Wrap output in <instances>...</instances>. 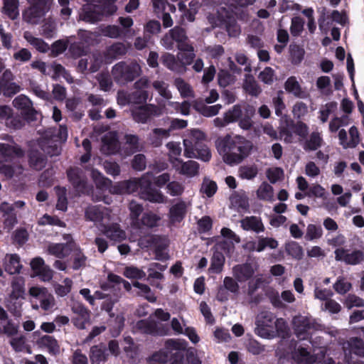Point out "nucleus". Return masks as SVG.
Here are the masks:
<instances>
[{"instance_id":"obj_64","label":"nucleus","mask_w":364,"mask_h":364,"mask_svg":"<svg viewBox=\"0 0 364 364\" xmlns=\"http://www.w3.org/2000/svg\"><path fill=\"white\" fill-rule=\"evenodd\" d=\"M258 78L263 83L271 85L275 77V72L271 67H266L261 71L258 75Z\"/></svg>"},{"instance_id":"obj_26","label":"nucleus","mask_w":364,"mask_h":364,"mask_svg":"<svg viewBox=\"0 0 364 364\" xmlns=\"http://www.w3.org/2000/svg\"><path fill=\"white\" fill-rule=\"evenodd\" d=\"M28 161L29 166L36 171H41L47 164V156L38 149H31L28 151Z\"/></svg>"},{"instance_id":"obj_42","label":"nucleus","mask_w":364,"mask_h":364,"mask_svg":"<svg viewBox=\"0 0 364 364\" xmlns=\"http://www.w3.org/2000/svg\"><path fill=\"white\" fill-rule=\"evenodd\" d=\"M23 38L41 53H46L49 50V46L47 43L41 38L34 37L29 31L24 32Z\"/></svg>"},{"instance_id":"obj_51","label":"nucleus","mask_w":364,"mask_h":364,"mask_svg":"<svg viewBox=\"0 0 364 364\" xmlns=\"http://www.w3.org/2000/svg\"><path fill=\"white\" fill-rule=\"evenodd\" d=\"M291 62L294 65H299L304 59L305 51L300 46L291 43L289 46Z\"/></svg>"},{"instance_id":"obj_63","label":"nucleus","mask_w":364,"mask_h":364,"mask_svg":"<svg viewBox=\"0 0 364 364\" xmlns=\"http://www.w3.org/2000/svg\"><path fill=\"white\" fill-rule=\"evenodd\" d=\"M89 72L95 73L100 69L103 63V56L100 53H93L89 55Z\"/></svg>"},{"instance_id":"obj_21","label":"nucleus","mask_w":364,"mask_h":364,"mask_svg":"<svg viewBox=\"0 0 364 364\" xmlns=\"http://www.w3.org/2000/svg\"><path fill=\"white\" fill-rule=\"evenodd\" d=\"M0 212L2 213L4 218V229L7 232H10L17 223V218L12 205L6 202H4L0 205Z\"/></svg>"},{"instance_id":"obj_57","label":"nucleus","mask_w":364,"mask_h":364,"mask_svg":"<svg viewBox=\"0 0 364 364\" xmlns=\"http://www.w3.org/2000/svg\"><path fill=\"white\" fill-rule=\"evenodd\" d=\"M161 219V217L157 214L152 212H147L143 214L141 222L143 225L153 228L159 225Z\"/></svg>"},{"instance_id":"obj_29","label":"nucleus","mask_w":364,"mask_h":364,"mask_svg":"<svg viewBox=\"0 0 364 364\" xmlns=\"http://www.w3.org/2000/svg\"><path fill=\"white\" fill-rule=\"evenodd\" d=\"M70 255L72 261L71 267L73 270L77 271L84 269L87 266L88 258L78 245H75Z\"/></svg>"},{"instance_id":"obj_5","label":"nucleus","mask_w":364,"mask_h":364,"mask_svg":"<svg viewBox=\"0 0 364 364\" xmlns=\"http://www.w3.org/2000/svg\"><path fill=\"white\" fill-rule=\"evenodd\" d=\"M186 348V342L185 341L181 342L174 339L167 340L162 350L164 358L161 361H169L171 364H183Z\"/></svg>"},{"instance_id":"obj_22","label":"nucleus","mask_w":364,"mask_h":364,"mask_svg":"<svg viewBox=\"0 0 364 364\" xmlns=\"http://www.w3.org/2000/svg\"><path fill=\"white\" fill-rule=\"evenodd\" d=\"M107 346L104 343L92 346L90 349V360L91 364H105L109 359Z\"/></svg>"},{"instance_id":"obj_37","label":"nucleus","mask_w":364,"mask_h":364,"mask_svg":"<svg viewBox=\"0 0 364 364\" xmlns=\"http://www.w3.org/2000/svg\"><path fill=\"white\" fill-rule=\"evenodd\" d=\"M225 261V258L223 254L221 252L215 251L211 257L208 272L210 274H220L223 269Z\"/></svg>"},{"instance_id":"obj_40","label":"nucleus","mask_w":364,"mask_h":364,"mask_svg":"<svg viewBox=\"0 0 364 364\" xmlns=\"http://www.w3.org/2000/svg\"><path fill=\"white\" fill-rule=\"evenodd\" d=\"M102 147L108 154H117L119 150V142L114 135H105L102 139Z\"/></svg>"},{"instance_id":"obj_60","label":"nucleus","mask_w":364,"mask_h":364,"mask_svg":"<svg viewBox=\"0 0 364 364\" xmlns=\"http://www.w3.org/2000/svg\"><path fill=\"white\" fill-rule=\"evenodd\" d=\"M175 85L183 97L193 96V91L191 87L181 77L176 78L175 80Z\"/></svg>"},{"instance_id":"obj_10","label":"nucleus","mask_w":364,"mask_h":364,"mask_svg":"<svg viewBox=\"0 0 364 364\" xmlns=\"http://www.w3.org/2000/svg\"><path fill=\"white\" fill-rule=\"evenodd\" d=\"M13 105L20 111L21 114L27 121H36L37 119L38 112L33 107L32 102L30 99L21 95L13 100Z\"/></svg>"},{"instance_id":"obj_62","label":"nucleus","mask_w":364,"mask_h":364,"mask_svg":"<svg viewBox=\"0 0 364 364\" xmlns=\"http://www.w3.org/2000/svg\"><path fill=\"white\" fill-rule=\"evenodd\" d=\"M218 190L217 183L212 180H209L208 178H204L201 188L200 192L205 194V196L208 198H210L214 196Z\"/></svg>"},{"instance_id":"obj_14","label":"nucleus","mask_w":364,"mask_h":364,"mask_svg":"<svg viewBox=\"0 0 364 364\" xmlns=\"http://www.w3.org/2000/svg\"><path fill=\"white\" fill-rule=\"evenodd\" d=\"M293 324L294 333L299 339L306 340L309 338V331L314 328L309 318L305 316L294 317Z\"/></svg>"},{"instance_id":"obj_11","label":"nucleus","mask_w":364,"mask_h":364,"mask_svg":"<svg viewBox=\"0 0 364 364\" xmlns=\"http://www.w3.org/2000/svg\"><path fill=\"white\" fill-rule=\"evenodd\" d=\"M71 310L76 314L73 319L74 326L79 329H85L90 320V311L83 304L77 301L72 304Z\"/></svg>"},{"instance_id":"obj_20","label":"nucleus","mask_w":364,"mask_h":364,"mask_svg":"<svg viewBox=\"0 0 364 364\" xmlns=\"http://www.w3.org/2000/svg\"><path fill=\"white\" fill-rule=\"evenodd\" d=\"M39 146L44 154L50 157L56 156L61 153V146L58 136H52L50 138L44 137L40 142Z\"/></svg>"},{"instance_id":"obj_8","label":"nucleus","mask_w":364,"mask_h":364,"mask_svg":"<svg viewBox=\"0 0 364 364\" xmlns=\"http://www.w3.org/2000/svg\"><path fill=\"white\" fill-rule=\"evenodd\" d=\"M142 190L139 192L141 199L153 203H164L166 197L162 192L152 187V182L149 177L147 179H142Z\"/></svg>"},{"instance_id":"obj_58","label":"nucleus","mask_w":364,"mask_h":364,"mask_svg":"<svg viewBox=\"0 0 364 364\" xmlns=\"http://www.w3.org/2000/svg\"><path fill=\"white\" fill-rule=\"evenodd\" d=\"M258 198L270 200L273 197V187L267 182H262L257 191Z\"/></svg>"},{"instance_id":"obj_55","label":"nucleus","mask_w":364,"mask_h":364,"mask_svg":"<svg viewBox=\"0 0 364 364\" xmlns=\"http://www.w3.org/2000/svg\"><path fill=\"white\" fill-rule=\"evenodd\" d=\"M133 286L139 289L140 290L139 295L144 297L149 302L154 303L156 301L155 294L147 284L134 282Z\"/></svg>"},{"instance_id":"obj_25","label":"nucleus","mask_w":364,"mask_h":364,"mask_svg":"<svg viewBox=\"0 0 364 364\" xmlns=\"http://www.w3.org/2000/svg\"><path fill=\"white\" fill-rule=\"evenodd\" d=\"M291 346H294L291 358L297 364H313L314 363V359L307 347L300 346L296 348V341L291 342Z\"/></svg>"},{"instance_id":"obj_53","label":"nucleus","mask_w":364,"mask_h":364,"mask_svg":"<svg viewBox=\"0 0 364 364\" xmlns=\"http://www.w3.org/2000/svg\"><path fill=\"white\" fill-rule=\"evenodd\" d=\"M181 52L177 54V57L183 66V73L186 70V66L191 65L196 57L194 53V48L188 50H179Z\"/></svg>"},{"instance_id":"obj_23","label":"nucleus","mask_w":364,"mask_h":364,"mask_svg":"<svg viewBox=\"0 0 364 364\" xmlns=\"http://www.w3.org/2000/svg\"><path fill=\"white\" fill-rule=\"evenodd\" d=\"M76 242L73 240L65 243H53L48 247V252L59 259H64L72 253L75 248Z\"/></svg>"},{"instance_id":"obj_7","label":"nucleus","mask_w":364,"mask_h":364,"mask_svg":"<svg viewBox=\"0 0 364 364\" xmlns=\"http://www.w3.org/2000/svg\"><path fill=\"white\" fill-rule=\"evenodd\" d=\"M133 119L137 123L145 124L155 117L161 114L160 108L152 104H146L131 109Z\"/></svg>"},{"instance_id":"obj_38","label":"nucleus","mask_w":364,"mask_h":364,"mask_svg":"<svg viewBox=\"0 0 364 364\" xmlns=\"http://www.w3.org/2000/svg\"><path fill=\"white\" fill-rule=\"evenodd\" d=\"M86 2H95L103 15H112L117 10V7L115 4L117 0H85Z\"/></svg>"},{"instance_id":"obj_6","label":"nucleus","mask_w":364,"mask_h":364,"mask_svg":"<svg viewBox=\"0 0 364 364\" xmlns=\"http://www.w3.org/2000/svg\"><path fill=\"white\" fill-rule=\"evenodd\" d=\"M30 7L23 14L25 21L38 24L49 11L51 0H31Z\"/></svg>"},{"instance_id":"obj_36","label":"nucleus","mask_w":364,"mask_h":364,"mask_svg":"<svg viewBox=\"0 0 364 364\" xmlns=\"http://www.w3.org/2000/svg\"><path fill=\"white\" fill-rule=\"evenodd\" d=\"M170 135V130L154 128L150 132L148 139L151 145L159 147L162 144V140L168 138Z\"/></svg>"},{"instance_id":"obj_41","label":"nucleus","mask_w":364,"mask_h":364,"mask_svg":"<svg viewBox=\"0 0 364 364\" xmlns=\"http://www.w3.org/2000/svg\"><path fill=\"white\" fill-rule=\"evenodd\" d=\"M290 122L291 119L286 118L283 123L279 127V139H284V141L287 144L292 143L293 141V126H291Z\"/></svg>"},{"instance_id":"obj_18","label":"nucleus","mask_w":364,"mask_h":364,"mask_svg":"<svg viewBox=\"0 0 364 364\" xmlns=\"http://www.w3.org/2000/svg\"><path fill=\"white\" fill-rule=\"evenodd\" d=\"M24 151L17 144H0V158L6 162H11L24 156Z\"/></svg>"},{"instance_id":"obj_35","label":"nucleus","mask_w":364,"mask_h":364,"mask_svg":"<svg viewBox=\"0 0 364 364\" xmlns=\"http://www.w3.org/2000/svg\"><path fill=\"white\" fill-rule=\"evenodd\" d=\"M193 108L198 111L203 116L206 117H210L215 116L220 112L222 108V105L220 104L208 106L205 105L203 102H198L196 100L193 103Z\"/></svg>"},{"instance_id":"obj_17","label":"nucleus","mask_w":364,"mask_h":364,"mask_svg":"<svg viewBox=\"0 0 364 364\" xmlns=\"http://www.w3.org/2000/svg\"><path fill=\"white\" fill-rule=\"evenodd\" d=\"M159 235H153L145 240V247H154L155 259L159 261H166L169 258L168 253L165 252L166 245L161 242Z\"/></svg>"},{"instance_id":"obj_31","label":"nucleus","mask_w":364,"mask_h":364,"mask_svg":"<svg viewBox=\"0 0 364 364\" xmlns=\"http://www.w3.org/2000/svg\"><path fill=\"white\" fill-rule=\"evenodd\" d=\"M284 89L288 93L292 94L297 98H306L308 94L304 91L296 77L291 76L284 82Z\"/></svg>"},{"instance_id":"obj_19","label":"nucleus","mask_w":364,"mask_h":364,"mask_svg":"<svg viewBox=\"0 0 364 364\" xmlns=\"http://www.w3.org/2000/svg\"><path fill=\"white\" fill-rule=\"evenodd\" d=\"M171 162L175 168L183 175L191 177L198 173L199 164L195 161L190 160L183 162L181 159L175 158Z\"/></svg>"},{"instance_id":"obj_1","label":"nucleus","mask_w":364,"mask_h":364,"mask_svg":"<svg viewBox=\"0 0 364 364\" xmlns=\"http://www.w3.org/2000/svg\"><path fill=\"white\" fill-rule=\"evenodd\" d=\"M215 144L223 161L230 166L240 164L249 156L253 147L252 142L245 137L230 134L219 137Z\"/></svg>"},{"instance_id":"obj_13","label":"nucleus","mask_w":364,"mask_h":364,"mask_svg":"<svg viewBox=\"0 0 364 364\" xmlns=\"http://www.w3.org/2000/svg\"><path fill=\"white\" fill-rule=\"evenodd\" d=\"M14 75L10 70H6L0 77V95L11 97L20 91V86L12 82Z\"/></svg>"},{"instance_id":"obj_24","label":"nucleus","mask_w":364,"mask_h":364,"mask_svg":"<svg viewBox=\"0 0 364 364\" xmlns=\"http://www.w3.org/2000/svg\"><path fill=\"white\" fill-rule=\"evenodd\" d=\"M80 16L82 21L95 23L101 21L102 14L95 2H87V4L82 8Z\"/></svg>"},{"instance_id":"obj_16","label":"nucleus","mask_w":364,"mask_h":364,"mask_svg":"<svg viewBox=\"0 0 364 364\" xmlns=\"http://www.w3.org/2000/svg\"><path fill=\"white\" fill-rule=\"evenodd\" d=\"M102 233L111 241L121 242L127 238V234L118 223L101 224Z\"/></svg>"},{"instance_id":"obj_2","label":"nucleus","mask_w":364,"mask_h":364,"mask_svg":"<svg viewBox=\"0 0 364 364\" xmlns=\"http://www.w3.org/2000/svg\"><path fill=\"white\" fill-rule=\"evenodd\" d=\"M140 65L134 61L127 63L120 61L112 69V75L114 82L118 85H126L134 81L141 74Z\"/></svg>"},{"instance_id":"obj_54","label":"nucleus","mask_w":364,"mask_h":364,"mask_svg":"<svg viewBox=\"0 0 364 364\" xmlns=\"http://www.w3.org/2000/svg\"><path fill=\"white\" fill-rule=\"evenodd\" d=\"M285 250L289 255L297 260L301 259L304 256V250L297 242L291 241L287 243Z\"/></svg>"},{"instance_id":"obj_50","label":"nucleus","mask_w":364,"mask_h":364,"mask_svg":"<svg viewBox=\"0 0 364 364\" xmlns=\"http://www.w3.org/2000/svg\"><path fill=\"white\" fill-rule=\"evenodd\" d=\"M85 217L89 221L100 222L104 218V212L100 207L92 205L86 208Z\"/></svg>"},{"instance_id":"obj_30","label":"nucleus","mask_w":364,"mask_h":364,"mask_svg":"<svg viewBox=\"0 0 364 364\" xmlns=\"http://www.w3.org/2000/svg\"><path fill=\"white\" fill-rule=\"evenodd\" d=\"M255 272L250 264H237L233 267V274L237 281L245 282L251 279Z\"/></svg>"},{"instance_id":"obj_46","label":"nucleus","mask_w":364,"mask_h":364,"mask_svg":"<svg viewBox=\"0 0 364 364\" xmlns=\"http://www.w3.org/2000/svg\"><path fill=\"white\" fill-rule=\"evenodd\" d=\"M149 93L144 90H136L127 94L125 102L139 105L145 103L148 99Z\"/></svg>"},{"instance_id":"obj_44","label":"nucleus","mask_w":364,"mask_h":364,"mask_svg":"<svg viewBox=\"0 0 364 364\" xmlns=\"http://www.w3.org/2000/svg\"><path fill=\"white\" fill-rule=\"evenodd\" d=\"M22 268L20 257L17 254L9 255V260L5 264V271L9 274L20 273Z\"/></svg>"},{"instance_id":"obj_27","label":"nucleus","mask_w":364,"mask_h":364,"mask_svg":"<svg viewBox=\"0 0 364 364\" xmlns=\"http://www.w3.org/2000/svg\"><path fill=\"white\" fill-rule=\"evenodd\" d=\"M241 228L245 231H252L256 233L265 230L264 225L260 217L246 216L240 220Z\"/></svg>"},{"instance_id":"obj_12","label":"nucleus","mask_w":364,"mask_h":364,"mask_svg":"<svg viewBox=\"0 0 364 364\" xmlns=\"http://www.w3.org/2000/svg\"><path fill=\"white\" fill-rule=\"evenodd\" d=\"M344 248H338L335 250V259L336 261H343L350 265H357L364 261V252L360 250H355L351 253Z\"/></svg>"},{"instance_id":"obj_59","label":"nucleus","mask_w":364,"mask_h":364,"mask_svg":"<svg viewBox=\"0 0 364 364\" xmlns=\"http://www.w3.org/2000/svg\"><path fill=\"white\" fill-rule=\"evenodd\" d=\"M196 157L203 161H209L211 159V153L208 147L200 142L195 143Z\"/></svg>"},{"instance_id":"obj_32","label":"nucleus","mask_w":364,"mask_h":364,"mask_svg":"<svg viewBox=\"0 0 364 364\" xmlns=\"http://www.w3.org/2000/svg\"><path fill=\"white\" fill-rule=\"evenodd\" d=\"M92 178L97 187V188L101 191H109L112 190L114 186H112V181L105 177L101 172L98 170L93 168L91 171Z\"/></svg>"},{"instance_id":"obj_45","label":"nucleus","mask_w":364,"mask_h":364,"mask_svg":"<svg viewBox=\"0 0 364 364\" xmlns=\"http://www.w3.org/2000/svg\"><path fill=\"white\" fill-rule=\"evenodd\" d=\"M322 142L323 139L320 133L313 132L310 134L309 139L305 141L303 148L306 151H316L321 146Z\"/></svg>"},{"instance_id":"obj_43","label":"nucleus","mask_w":364,"mask_h":364,"mask_svg":"<svg viewBox=\"0 0 364 364\" xmlns=\"http://www.w3.org/2000/svg\"><path fill=\"white\" fill-rule=\"evenodd\" d=\"M3 13L11 20L16 19L18 15V0H3Z\"/></svg>"},{"instance_id":"obj_56","label":"nucleus","mask_w":364,"mask_h":364,"mask_svg":"<svg viewBox=\"0 0 364 364\" xmlns=\"http://www.w3.org/2000/svg\"><path fill=\"white\" fill-rule=\"evenodd\" d=\"M124 343L125 344L124 351L126 355L130 358H135L138 354L139 348L134 339L130 336H125Z\"/></svg>"},{"instance_id":"obj_4","label":"nucleus","mask_w":364,"mask_h":364,"mask_svg":"<svg viewBox=\"0 0 364 364\" xmlns=\"http://www.w3.org/2000/svg\"><path fill=\"white\" fill-rule=\"evenodd\" d=\"M68 181L78 193L90 195L93 192V186L88 183L84 171L79 167H70L66 171Z\"/></svg>"},{"instance_id":"obj_52","label":"nucleus","mask_w":364,"mask_h":364,"mask_svg":"<svg viewBox=\"0 0 364 364\" xmlns=\"http://www.w3.org/2000/svg\"><path fill=\"white\" fill-rule=\"evenodd\" d=\"M136 327L142 333L149 335L159 333V327L156 323L146 320H140L136 323Z\"/></svg>"},{"instance_id":"obj_61","label":"nucleus","mask_w":364,"mask_h":364,"mask_svg":"<svg viewBox=\"0 0 364 364\" xmlns=\"http://www.w3.org/2000/svg\"><path fill=\"white\" fill-rule=\"evenodd\" d=\"M258 169L256 166H242L239 168V176L242 179L252 180L257 176Z\"/></svg>"},{"instance_id":"obj_15","label":"nucleus","mask_w":364,"mask_h":364,"mask_svg":"<svg viewBox=\"0 0 364 364\" xmlns=\"http://www.w3.org/2000/svg\"><path fill=\"white\" fill-rule=\"evenodd\" d=\"M187 213V205L183 200L173 205L168 210V225L176 226L181 223L186 218Z\"/></svg>"},{"instance_id":"obj_39","label":"nucleus","mask_w":364,"mask_h":364,"mask_svg":"<svg viewBox=\"0 0 364 364\" xmlns=\"http://www.w3.org/2000/svg\"><path fill=\"white\" fill-rule=\"evenodd\" d=\"M275 316L274 315L269 311L262 312L257 320V326L259 333L262 336L266 334L264 332L265 327H272V324L274 323Z\"/></svg>"},{"instance_id":"obj_49","label":"nucleus","mask_w":364,"mask_h":364,"mask_svg":"<svg viewBox=\"0 0 364 364\" xmlns=\"http://www.w3.org/2000/svg\"><path fill=\"white\" fill-rule=\"evenodd\" d=\"M350 353H353L359 357H364V341L358 337H352L348 341Z\"/></svg>"},{"instance_id":"obj_9","label":"nucleus","mask_w":364,"mask_h":364,"mask_svg":"<svg viewBox=\"0 0 364 364\" xmlns=\"http://www.w3.org/2000/svg\"><path fill=\"white\" fill-rule=\"evenodd\" d=\"M148 176L143 175L141 178H133L129 180L120 181L115 184L111 193L114 194H131L142 190V179H147Z\"/></svg>"},{"instance_id":"obj_48","label":"nucleus","mask_w":364,"mask_h":364,"mask_svg":"<svg viewBox=\"0 0 364 364\" xmlns=\"http://www.w3.org/2000/svg\"><path fill=\"white\" fill-rule=\"evenodd\" d=\"M127 49L123 43H114L109 46L106 51V57L112 59H116L120 56L124 55Z\"/></svg>"},{"instance_id":"obj_47","label":"nucleus","mask_w":364,"mask_h":364,"mask_svg":"<svg viewBox=\"0 0 364 364\" xmlns=\"http://www.w3.org/2000/svg\"><path fill=\"white\" fill-rule=\"evenodd\" d=\"M224 121L228 124L238 122V120L242 116V109L240 105H233L230 109L224 113Z\"/></svg>"},{"instance_id":"obj_33","label":"nucleus","mask_w":364,"mask_h":364,"mask_svg":"<svg viewBox=\"0 0 364 364\" xmlns=\"http://www.w3.org/2000/svg\"><path fill=\"white\" fill-rule=\"evenodd\" d=\"M161 63L168 70L176 72L183 73V66L179 59L175 57L174 55L166 53L161 57Z\"/></svg>"},{"instance_id":"obj_3","label":"nucleus","mask_w":364,"mask_h":364,"mask_svg":"<svg viewBox=\"0 0 364 364\" xmlns=\"http://www.w3.org/2000/svg\"><path fill=\"white\" fill-rule=\"evenodd\" d=\"M161 44L167 50H173L175 47L178 50L192 48L186 29L179 26L170 29L161 38Z\"/></svg>"},{"instance_id":"obj_34","label":"nucleus","mask_w":364,"mask_h":364,"mask_svg":"<svg viewBox=\"0 0 364 364\" xmlns=\"http://www.w3.org/2000/svg\"><path fill=\"white\" fill-rule=\"evenodd\" d=\"M37 344L41 348H46L50 354L55 355L60 351V346L57 340L52 336L45 335L40 337Z\"/></svg>"},{"instance_id":"obj_28","label":"nucleus","mask_w":364,"mask_h":364,"mask_svg":"<svg viewBox=\"0 0 364 364\" xmlns=\"http://www.w3.org/2000/svg\"><path fill=\"white\" fill-rule=\"evenodd\" d=\"M331 21L328 19L329 17L325 16V13L323 12L319 17L318 26L321 29L324 28L325 27L328 28L331 23L332 21H335L342 26H344L347 21V16L345 13H341L338 10H334L332 11L331 15L330 16Z\"/></svg>"}]
</instances>
